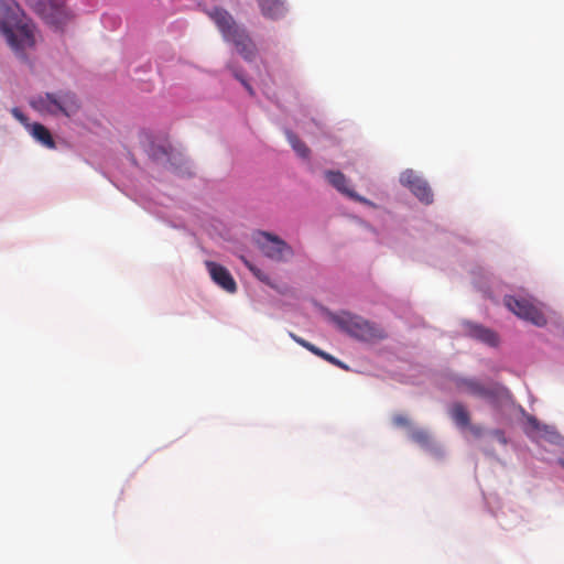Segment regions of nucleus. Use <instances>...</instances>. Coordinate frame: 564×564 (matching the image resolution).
<instances>
[{
	"label": "nucleus",
	"mask_w": 564,
	"mask_h": 564,
	"mask_svg": "<svg viewBox=\"0 0 564 564\" xmlns=\"http://www.w3.org/2000/svg\"><path fill=\"white\" fill-rule=\"evenodd\" d=\"M449 414L455 424L462 429L468 427L470 424V416L467 409L459 402L451 406Z\"/></svg>",
	"instance_id": "2eb2a0df"
},
{
	"label": "nucleus",
	"mask_w": 564,
	"mask_h": 564,
	"mask_svg": "<svg viewBox=\"0 0 564 564\" xmlns=\"http://www.w3.org/2000/svg\"><path fill=\"white\" fill-rule=\"evenodd\" d=\"M468 334L471 337L479 339L490 346H496L498 344L497 335L492 330L485 328L480 325H468Z\"/></svg>",
	"instance_id": "4468645a"
},
{
	"label": "nucleus",
	"mask_w": 564,
	"mask_h": 564,
	"mask_svg": "<svg viewBox=\"0 0 564 564\" xmlns=\"http://www.w3.org/2000/svg\"><path fill=\"white\" fill-rule=\"evenodd\" d=\"M290 336L292 337V339L294 341H296L299 345H301L302 347L306 348L307 350H310L311 352L314 350V347L315 345L311 344L310 341L296 336L295 334L293 333H290Z\"/></svg>",
	"instance_id": "a878e982"
},
{
	"label": "nucleus",
	"mask_w": 564,
	"mask_h": 564,
	"mask_svg": "<svg viewBox=\"0 0 564 564\" xmlns=\"http://www.w3.org/2000/svg\"><path fill=\"white\" fill-rule=\"evenodd\" d=\"M503 302L508 310L518 317L539 327H542L546 324V317L543 312L530 300L507 295L505 296Z\"/></svg>",
	"instance_id": "6e6552de"
},
{
	"label": "nucleus",
	"mask_w": 564,
	"mask_h": 564,
	"mask_svg": "<svg viewBox=\"0 0 564 564\" xmlns=\"http://www.w3.org/2000/svg\"><path fill=\"white\" fill-rule=\"evenodd\" d=\"M312 352H313L314 355H316V356H318V357H321V358H323V359H325V360H327V361L332 362L333 365H336V366H343V365H341V362H340L338 359H336L334 356H332V355H329V354H327V352L323 351L322 349H319V348H318V347H316V346L314 347V350H313Z\"/></svg>",
	"instance_id": "4be33fe9"
},
{
	"label": "nucleus",
	"mask_w": 564,
	"mask_h": 564,
	"mask_svg": "<svg viewBox=\"0 0 564 564\" xmlns=\"http://www.w3.org/2000/svg\"><path fill=\"white\" fill-rule=\"evenodd\" d=\"M525 433L538 440H545L553 444H560L562 436L551 426L541 424L536 417L528 415L525 419Z\"/></svg>",
	"instance_id": "9d476101"
},
{
	"label": "nucleus",
	"mask_w": 564,
	"mask_h": 564,
	"mask_svg": "<svg viewBox=\"0 0 564 564\" xmlns=\"http://www.w3.org/2000/svg\"><path fill=\"white\" fill-rule=\"evenodd\" d=\"M285 135L288 141L290 142L292 149L304 159H307L310 155V149L306 147V144L292 131L286 130Z\"/></svg>",
	"instance_id": "f3484780"
},
{
	"label": "nucleus",
	"mask_w": 564,
	"mask_h": 564,
	"mask_svg": "<svg viewBox=\"0 0 564 564\" xmlns=\"http://www.w3.org/2000/svg\"><path fill=\"white\" fill-rule=\"evenodd\" d=\"M232 74L235 76L236 79H238L242 85L243 87L248 90V93L253 96L254 95V91H253V88L251 87V85L246 80V78L242 76V74H240L237 69H232Z\"/></svg>",
	"instance_id": "b1692460"
},
{
	"label": "nucleus",
	"mask_w": 564,
	"mask_h": 564,
	"mask_svg": "<svg viewBox=\"0 0 564 564\" xmlns=\"http://www.w3.org/2000/svg\"><path fill=\"white\" fill-rule=\"evenodd\" d=\"M411 437L416 443H420L422 445H427L430 442V435L424 430H415L412 432Z\"/></svg>",
	"instance_id": "aec40b11"
},
{
	"label": "nucleus",
	"mask_w": 564,
	"mask_h": 564,
	"mask_svg": "<svg viewBox=\"0 0 564 564\" xmlns=\"http://www.w3.org/2000/svg\"><path fill=\"white\" fill-rule=\"evenodd\" d=\"M15 0H0V32L17 53L34 43L32 30Z\"/></svg>",
	"instance_id": "f257e3e1"
},
{
	"label": "nucleus",
	"mask_w": 564,
	"mask_h": 564,
	"mask_svg": "<svg viewBox=\"0 0 564 564\" xmlns=\"http://www.w3.org/2000/svg\"><path fill=\"white\" fill-rule=\"evenodd\" d=\"M80 108V102L74 93L46 94L44 98L37 99V110H45L52 115H64L70 117Z\"/></svg>",
	"instance_id": "423d86ee"
},
{
	"label": "nucleus",
	"mask_w": 564,
	"mask_h": 564,
	"mask_svg": "<svg viewBox=\"0 0 564 564\" xmlns=\"http://www.w3.org/2000/svg\"><path fill=\"white\" fill-rule=\"evenodd\" d=\"M30 105H31L32 107H35V102H34V101H32V100L30 101Z\"/></svg>",
	"instance_id": "7c9ffc66"
},
{
	"label": "nucleus",
	"mask_w": 564,
	"mask_h": 564,
	"mask_svg": "<svg viewBox=\"0 0 564 564\" xmlns=\"http://www.w3.org/2000/svg\"><path fill=\"white\" fill-rule=\"evenodd\" d=\"M290 336L292 337V339L294 341H296L299 345H301L302 347L306 348L307 350H310L311 352L314 350V347L315 345L311 344L310 341L296 336L295 334L293 333H290Z\"/></svg>",
	"instance_id": "bb28decb"
},
{
	"label": "nucleus",
	"mask_w": 564,
	"mask_h": 564,
	"mask_svg": "<svg viewBox=\"0 0 564 564\" xmlns=\"http://www.w3.org/2000/svg\"><path fill=\"white\" fill-rule=\"evenodd\" d=\"M496 434H497V436H498L499 438H501V441H502V442H506V440H505V437H503L502 432L497 431V432H496Z\"/></svg>",
	"instance_id": "c756f323"
},
{
	"label": "nucleus",
	"mask_w": 564,
	"mask_h": 564,
	"mask_svg": "<svg viewBox=\"0 0 564 564\" xmlns=\"http://www.w3.org/2000/svg\"><path fill=\"white\" fill-rule=\"evenodd\" d=\"M12 116L20 121L32 137H35V123H30L28 117L18 107L11 109Z\"/></svg>",
	"instance_id": "6ab92c4d"
},
{
	"label": "nucleus",
	"mask_w": 564,
	"mask_h": 564,
	"mask_svg": "<svg viewBox=\"0 0 564 564\" xmlns=\"http://www.w3.org/2000/svg\"><path fill=\"white\" fill-rule=\"evenodd\" d=\"M325 177L326 180L328 181V183L335 187L338 192H340L341 194L348 196L349 198L356 200V202H360V203H364V204H368V199H366L365 197L358 195L355 191H352L349 186H348V180L347 177L339 171H326L325 172Z\"/></svg>",
	"instance_id": "f8f14e48"
},
{
	"label": "nucleus",
	"mask_w": 564,
	"mask_h": 564,
	"mask_svg": "<svg viewBox=\"0 0 564 564\" xmlns=\"http://www.w3.org/2000/svg\"><path fill=\"white\" fill-rule=\"evenodd\" d=\"M241 260L245 263V265L253 273L254 276H257L261 281L267 280V275L260 269H258L254 264H252L248 259H246L245 257H241Z\"/></svg>",
	"instance_id": "412c9836"
},
{
	"label": "nucleus",
	"mask_w": 564,
	"mask_h": 564,
	"mask_svg": "<svg viewBox=\"0 0 564 564\" xmlns=\"http://www.w3.org/2000/svg\"><path fill=\"white\" fill-rule=\"evenodd\" d=\"M261 14L265 19L278 20L283 18L288 12L284 0H257Z\"/></svg>",
	"instance_id": "ddd939ff"
},
{
	"label": "nucleus",
	"mask_w": 564,
	"mask_h": 564,
	"mask_svg": "<svg viewBox=\"0 0 564 564\" xmlns=\"http://www.w3.org/2000/svg\"><path fill=\"white\" fill-rule=\"evenodd\" d=\"M232 74L235 76L236 79H238L242 85L243 87L248 90V93L253 96L254 95V91H253V88L251 87V85L246 80V78L242 76V74H240L237 69H232Z\"/></svg>",
	"instance_id": "5701e85b"
},
{
	"label": "nucleus",
	"mask_w": 564,
	"mask_h": 564,
	"mask_svg": "<svg viewBox=\"0 0 564 564\" xmlns=\"http://www.w3.org/2000/svg\"><path fill=\"white\" fill-rule=\"evenodd\" d=\"M37 142L50 150L56 149L54 137L46 127L40 123H37Z\"/></svg>",
	"instance_id": "a211bd4d"
},
{
	"label": "nucleus",
	"mask_w": 564,
	"mask_h": 564,
	"mask_svg": "<svg viewBox=\"0 0 564 564\" xmlns=\"http://www.w3.org/2000/svg\"><path fill=\"white\" fill-rule=\"evenodd\" d=\"M204 12L216 24L223 39L235 45L239 54L246 61H252L257 54V47L245 28L239 25L229 11L221 7L205 9Z\"/></svg>",
	"instance_id": "f03ea898"
},
{
	"label": "nucleus",
	"mask_w": 564,
	"mask_h": 564,
	"mask_svg": "<svg viewBox=\"0 0 564 564\" xmlns=\"http://www.w3.org/2000/svg\"><path fill=\"white\" fill-rule=\"evenodd\" d=\"M205 265L210 274L212 280L228 293L237 291V284L230 272L221 264L214 261H206Z\"/></svg>",
	"instance_id": "9b49d317"
},
{
	"label": "nucleus",
	"mask_w": 564,
	"mask_h": 564,
	"mask_svg": "<svg viewBox=\"0 0 564 564\" xmlns=\"http://www.w3.org/2000/svg\"><path fill=\"white\" fill-rule=\"evenodd\" d=\"M254 241L263 256L275 262H286L294 256L293 248L276 235L259 231Z\"/></svg>",
	"instance_id": "39448f33"
},
{
	"label": "nucleus",
	"mask_w": 564,
	"mask_h": 564,
	"mask_svg": "<svg viewBox=\"0 0 564 564\" xmlns=\"http://www.w3.org/2000/svg\"><path fill=\"white\" fill-rule=\"evenodd\" d=\"M460 387L464 388L468 393L480 398H490L491 391L484 387L479 381L475 379H464L460 382Z\"/></svg>",
	"instance_id": "dca6fc26"
},
{
	"label": "nucleus",
	"mask_w": 564,
	"mask_h": 564,
	"mask_svg": "<svg viewBox=\"0 0 564 564\" xmlns=\"http://www.w3.org/2000/svg\"><path fill=\"white\" fill-rule=\"evenodd\" d=\"M503 302L508 310L518 317L539 327H542L546 324V317L543 312L530 300L507 295L505 296Z\"/></svg>",
	"instance_id": "0eeeda50"
},
{
	"label": "nucleus",
	"mask_w": 564,
	"mask_h": 564,
	"mask_svg": "<svg viewBox=\"0 0 564 564\" xmlns=\"http://www.w3.org/2000/svg\"><path fill=\"white\" fill-rule=\"evenodd\" d=\"M37 14L48 28L56 32H63L73 19V13L65 0H39Z\"/></svg>",
	"instance_id": "20e7f679"
},
{
	"label": "nucleus",
	"mask_w": 564,
	"mask_h": 564,
	"mask_svg": "<svg viewBox=\"0 0 564 564\" xmlns=\"http://www.w3.org/2000/svg\"><path fill=\"white\" fill-rule=\"evenodd\" d=\"M392 422L395 426H399V427H406L410 425V420L403 414L393 415Z\"/></svg>",
	"instance_id": "393cba45"
},
{
	"label": "nucleus",
	"mask_w": 564,
	"mask_h": 564,
	"mask_svg": "<svg viewBox=\"0 0 564 564\" xmlns=\"http://www.w3.org/2000/svg\"><path fill=\"white\" fill-rule=\"evenodd\" d=\"M290 336L292 337V339L294 341H296L299 345H301L302 347L306 348L307 350H310L311 352L314 350V347L315 345L311 344L310 341L296 336L295 334L293 333H290Z\"/></svg>",
	"instance_id": "cd10ccee"
},
{
	"label": "nucleus",
	"mask_w": 564,
	"mask_h": 564,
	"mask_svg": "<svg viewBox=\"0 0 564 564\" xmlns=\"http://www.w3.org/2000/svg\"><path fill=\"white\" fill-rule=\"evenodd\" d=\"M332 321L339 330L361 341L372 343L387 338V333L382 327L348 312L333 315Z\"/></svg>",
	"instance_id": "7ed1b4c3"
},
{
	"label": "nucleus",
	"mask_w": 564,
	"mask_h": 564,
	"mask_svg": "<svg viewBox=\"0 0 564 564\" xmlns=\"http://www.w3.org/2000/svg\"><path fill=\"white\" fill-rule=\"evenodd\" d=\"M474 435L480 436L482 434V429L480 426L470 425L468 426Z\"/></svg>",
	"instance_id": "c85d7f7f"
},
{
	"label": "nucleus",
	"mask_w": 564,
	"mask_h": 564,
	"mask_svg": "<svg viewBox=\"0 0 564 564\" xmlns=\"http://www.w3.org/2000/svg\"><path fill=\"white\" fill-rule=\"evenodd\" d=\"M400 182L402 185L408 187L422 203L427 205L433 202V193L430 185L413 170L404 171L400 176Z\"/></svg>",
	"instance_id": "1a4fd4ad"
}]
</instances>
